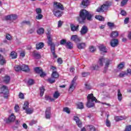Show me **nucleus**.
<instances>
[{"label":"nucleus","instance_id":"1","mask_svg":"<svg viewBox=\"0 0 131 131\" xmlns=\"http://www.w3.org/2000/svg\"><path fill=\"white\" fill-rule=\"evenodd\" d=\"M93 16H94V15L91 12L85 9H82L80 11L78 21L80 23H83L84 20L86 19L88 20V21H92Z\"/></svg>","mask_w":131,"mask_h":131},{"label":"nucleus","instance_id":"2","mask_svg":"<svg viewBox=\"0 0 131 131\" xmlns=\"http://www.w3.org/2000/svg\"><path fill=\"white\" fill-rule=\"evenodd\" d=\"M47 38L48 40L47 43L48 46H51V51L52 55L54 58H57L58 56H57V54L55 52V44L53 41H52V35H51V33H50V32H48L47 33Z\"/></svg>","mask_w":131,"mask_h":131},{"label":"nucleus","instance_id":"3","mask_svg":"<svg viewBox=\"0 0 131 131\" xmlns=\"http://www.w3.org/2000/svg\"><path fill=\"white\" fill-rule=\"evenodd\" d=\"M87 103H86V107L88 108H92V107H94L95 106V103H98L99 101L96 99V98L94 96V94H89L87 96Z\"/></svg>","mask_w":131,"mask_h":131},{"label":"nucleus","instance_id":"4","mask_svg":"<svg viewBox=\"0 0 131 131\" xmlns=\"http://www.w3.org/2000/svg\"><path fill=\"white\" fill-rule=\"evenodd\" d=\"M112 3L109 1H107L103 5H101L100 7H99L97 10L96 11L98 13H100L101 12H104L106 10H108L109 7L112 6Z\"/></svg>","mask_w":131,"mask_h":131},{"label":"nucleus","instance_id":"5","mask_svg":"<svg viewBox=\"0 0 131 131\" xmlns=\"http://www.w3.org/2000/svg\"><path fill=\"white\" fill-rule=\"evenodd\" d=\"M53 10L64 11V6L61 3L58 2H54L53 5Z\"/></svg>","mask_w":131,"mask_h":131},{"label":"nucleus","instance_id":"6","mask_svg":"<svg viewBox=\"0 0 131 131\" xmlns=\"http://www.w3.org/2000/svg\"><path fill=\"white\" fill-rule=\"evenodd\" d=\"M77 79V77H75L74 78L72 81V82L70 85L69 92V93H72L73 91L75 89V86H74V83H75V81Z\"/></svg>","mask_w":131,"mask_h":131},{"label":"nucleus","instance_id":"7","mask_svg":"<svg viewBox=\"0 0 131 131\" xmlns=\"http://www.w3.org/2000/svg\"><path fill=\"white\" fill-rule=\"evenodd\" d=\"M119 41L117 39H112L110 41V45L112 48H115L118 46Z\"/></svg>","mask_w":131,"mask_h":131},{"label":"nucleus","instance_id":"8","mask_svg":"<svg viewBox=\"0 0 131 131\" xmlns=\"http://www.w3.org/2000/svg\"><path fill=\"white\" fill-rule=\"evenodd\" d=\"M89 32V28L86 26H83L80 31L81 35H84Z\"/></svg>","mask_w":131,"mask_h":131},{"label":"nucleus","instance_id":"9","mask_svg":"<svg viewBox=\"0 0 131 131\" xmlns=\"http://www.w3.org/2000/svg\"><path fill=\"white\" fill-rule=\"evenodd\" d=\"M74 120L76 122L77 125H78V127H82V123H81V121L79 119V118L76 116H74Z\"/></svg>","mask_w":131,"mask_h":131},{"label":"nucleus","instance_id":"10","mask_svg":"<svg viewBox=\"0 0 131 131\" xmlns=\"http://www.w3.org/2000/svg\"><path fill=\"white\" fill-rule=\"evenodd\" d=\"M1 92L0 94H4V95H8L9 94V90L8 87L6 85H3L1 88Z\"/></svg>","mask_w":131,"mask_h":131},{"label":"nucleus","instance_id":"11","mask_svg":"<svg viewBox=\"0 0 131 131\" xmlns=\"http://www.w3.org/2000/svg\"><path fill=\"white\" fill-rule=\"evenodd\" d=\"M90 5V0H82L81 3V8L85 9Z\"/></svg>","mask_w":131,"mask_h":131},{"label":"nucleus","instance_id":"12","mask_svg":"<svg viewBox=\"0 0 131 131\" xmlns=\"http://www.w3.org/2000/svg\"><path fill=\"white\" fill-rule=\"evenodd\" d=\"M53 13L55 17H62V15H63V11H61L60 10H53Z\"/></svg>","mask_w":131,"mask_h":131},{"label":"nucleus","instance_id":"13","mask_svg":"<svg viewBox=\"0 0 131 131\" xmlns=\"http://www.w3.org/2000/svg\"><path fill=\"white\" fill-rule=\"evenodd\" d=\"M45 114L46 119H50L51 118V107L47 108Z\"/></svg>","mask_w":131,"mask_h":131},{"label":"nucleus","instance_id":"14","mask_svg":"<svg viewBox=\"0 0 131 131\" xmlns=\"http://www.w3.org/2000/svg\"><path fill=\"white\" fill-rule=\"evenodd\" d=\"M71 39H72V40H73V41H75V42H79L81 40L80 39V38L78 37V36H77V35H72Z\"/></svg>","mask_w":131,"mask_h":131},{"label":"nucleus","instance_id":"15","mask_svg":"<svg viewBox=\"0 0 131 131\" xmlns=\"http://www.w3.org/2000/svg\"><path fill=\"white\" fill-rule=\"evenodd\" d=\"M86 47V44L84 42H81L77 44V48H78L79 50H83V49H85Z\"/></svg>","mask_w":131,"mask_h":131},{"label":"nucleus","instance_id":"16","mask_svg":"<svg viewBox=\"0 0 131 131\" xmlns=\"http://www.w3.org/2000/svg\"><path fill=\"white\" fill-rule=\"evenodd\" d=\"M29 68L28 67V66L26 64H23L21 66V71H25V72H29L30 71Z\"/></svg>","mask_w":131,"mask_h":131},{"label":"nucleus","instance_id":"17","mask_svg":"<svg viewBox=\"0 0 131 131\" xmlns=\"http://www.w3.org/2000/svg\"><path fill=\"white\" fill-rule=\"evenodd\" d=\"M71 30L72 31H77L79 28V25H77V26H74L73 24L70 25Z\"/></svg>","mask_w":131,"mask_h":131},{"label":"nucleus","instance_id":"18","mask_svg":"<svg viewBox=\"0 0 131 131\" xmlns=\"http://www.w3.org/2000/svg\"><path fill=\"white\" fill-rule=\"evenodd\" d=\"M15 119H16V116L14 115V114H11V115L8 118V121L9 122H13L15 121Z\"/></svg>","mask_w":131,"mask_h":131},{"label":"nucleus","instance_id":"19","mask_svg":"<svg viewBox=\"0 0 131 131\" xmlns=\"http://www.w3.org/2000/svg\"><path fill=\"white\" fill-rule=\"evenodd\" d=\"M127 118L125 116H117L115 118L116 121H120V120H124Z\"/></svg>","mask_w":131,"mask_h":131},{"label":"nucleus","instance_id":"20","mask_svg":"<svg viewBox=\"0 0 131 131\" xmlns=\"http://www.w3.org/2000/svg\"><path fill=\"white\" fill-rule=\"evenodd\" d=\"M43 47H45V44L41 42L36 45V50H40Z\"/></svg>","mask_w":131,"mask_h":131},{"label":"nucleus","instance_id":"21","mask_svg":"<svg viewBox=\"0 0 131 131\" xmlns=\"http://www.w3.org/2000/svg\"><path fill=\"white\" fill-rule=\"evenodd\" d=\"M66 47L67 49H69L70 50H72V49H73V44L71 42L68 41L66 44Z\"/></svg>","mask_w":131,"mask_h":131},{"label":"nucleus","instance_id":"22","mask_svg":"<svg viewBox=\"0 0 131 131\" xmlns=\"http://www.w3.org/2000/svg\"><path fill=\"white\" fill-rule=\"evenodd\" d=\"M118 100L119 101V102H121V100H122V94H121V92H120V90H118Z\"/></svg>","mask_w":131,"mask_h":131},{"label":"nucleus","instance_id":"23","mask_svg":"<svg viewBox=\"0 0 131 131\" xmlns=\"http://www.w3.org/2000/svg\"><path fill=\"white\" fill-rule=\"evenodd\" d=\"M51 77H52V78H58V77H59V74H58L57 71H53L52 72Z\"/></svg>","mask_w":131,"mask_h":131},{"label":"nucleus","instance_id":"24","mask_svg":"<svg viewBox=\"0 0 131 131\" xmlns=\"http://www.w3.org/2000/svg\"><path fill=\"white\" fill-rule=\"evenodd\" d=\"M15 71L17 72L21 71L22 70V66L20 65H15L14 67Z\"/></svg>","mask_w":131,"mask_h":131},{"label":"nucleus","instance_id":"25","mask_svg":"<svg viewBox=\"0 0 131 131\" xmlns=\"http://www.w3.org/2000/svg\"><path fill=\"white\" fill-rule=\"evenodd\" d=\"M17 56V53H16L15 52L12 51L11 52L10 57L11 59H16Z\"/></svg>","mask_w":131,"mask_h":131},{"label":"nucleus","instance_id":"26","mask_svg":"<svg viewBox=\"0 0 131 131\" xmlns=\"http://www.w3.org/2000/svg\"><path fill=\"white\" fill-rule=\"evenodd\" d=\"M10 76H5L3 78V80L4 82H5V83H9V82H10Z\"/></svg>","mask_w":131,"mask_h":131},{"label":"nucleus","instance_id":"27","mask_svg":"<svg viewBox=\"0 0 131 131\" xmlns=\"http://www.w3.org/2000/svg\"><path fill=\"white\" fill-rule=\"evenodd\" d=\"M95 17L99 21H105V18L102 15H96Z\"/></svg>","mask_w":131,"mask_h":131},{"label":"nucleus","instance_id":"28","mask_svg":"<svg viewBox=\"0 0 131 131\" xmlns=\"http://www.w3.org/2000/svg\"><path fill=\"white\" fill-rule=\"evenodd\" d=\"M118 36V32L117 31H113L111 34V37L115 38V37H117Z\"/></svg>","mask_w":131,"mask_h":131},{"label":"nucleus","instance_id":"29","mask_svg":"<svg viewBox=\"0 0 131 131\" xmlns=\"http://www.w3.org/2000/svg\"><path fill=\"white\" fill-rule=\"evenodd\" d=\"M100 51L101 52H103V53H107V51H106V47L104 46V45H100L99 47Z\"/></svg>","mask_w":131,"mask_h":131},{"label":"nucleus","instance_id":"30","mask_svg":"<svg viewBox=\"0 0 131 131\" xmlns=\"http://www.w3.org/2000/svg\"><path fill=\"white\" fill-rule=\"evenodd\" d=\"M110 62H111V60H110V59H108L107 58H105V60H104V63H105V68H108L109 65H110Z\"/></svg>","mask_w":131,"mask_h":131},{"label":"nucleus","instance_id":"31","mask_svg":"<svg viewBox=\"0 0 131 131\" xmlns=\"http://www.w3.org/2000/svg\"><path fill=\"white\" fill-rule=\"evenodd\" d=\"M104 63H105V58H101L99 59V60L98 61V64H99V66H103L104 65Z\"/></svg>","mask_w":131,"mask_h":131},{"label":"nucleus","instance_id":"32","mask_svg":"<svg viewBox=\"0 0 131 131\" xmlns=\"http://www.w3.org/2000/svg\"><path fill=\"white\" fill-rule=\"evenodd\" d=\"M6 64V60L3 59V56L0 54V65H4Z\"/></svg>","mask_w":131,"mask_h":131},{"label":"nucleus","instance_id":"33","mask_svg":"<svg viewBox=\"0 0 131 131\" xmlns=\"http://www.w3.org/2000/svg\"><path fill=\"white\" fill-rule=\"evenodd\" d=\"M34 69L36 73L40 74L41 72H42V70L40 69V68L39 67H36Z\"/></svg>","mask_w":131,"mask_h":131},{"label":"nucleus","instance_id":"34","mask_svg":"<svg viewBox=\"0 0 131 131\" xmlns=\"http://www.w3.org/2000/svg\"><path fill=\"white\" fill-rule=\"evenodd\" d=\"M99 66L93 64L90 67V70H98Z\"/></svg>","mask_w":131,"mask_h":131},{"label":"nucleus","instance_id":"35","mask_svg":"<svg viewBox=\"0 0 131 131\" xmlns=\"http://www.w3.org/2000/svg\"><path fill=\"white\" fill-rule=\"evenodd\" d=\"M43 94H45V87L41 86L40 88V97H42V96H43Z\"/></svg>","mask_w":131,"mask_h":131},{"label":"nucleus","instance_id":"36","mask_svg":"<svg viewBox=\"0 0 131 131\" xmlns=\"http://www.w3.org/2000/svg\"><path fill=\"white\" fill-rule=\"evenodd\" d=\"M29 106V104L28 103V102L27 101L25 102L23 107L24 110H28Z\"/></svg>","mask_w":131,"mask_h":131},{"label":"nucleus","instance_id":"37","mask_svg":"<svg viewBox=\"0 0 131 131\" xmlns=\"http://www.w3.org/2000/svg\"><path fill=\"white\" fill-rule=\"evenodd\" d=\"M77 107L78 109H83V103L82 102H78L77 103Z\"/></svg>","mask_w":131,"mask_h":131},{"label":"nucleus","instance_id":"38","mask_svg":"<svg viewBox=\"0 0 131 131\" xmlns=\"http://www.w3.org/2000/svg\"><path fill=\"white\" fill-rule=\"evenodd\" d=\"M45 32V29L42 28H40L39 29L37 30V33L38 34H43V33Z\"/></svg>","mask_w":131,"mask_h":131},{"label":"nucleus","instance_id":"39","mask_svg":"<svg viewBox=\"0 0 131 131\" xmlns=\"http://www.w3.org/2000/svg\"><path fill=\"white\" fill-rule=\"evenodd\" d=\"M59 97H60V93H59V92L56 91L53 94V98H55V99H58Z\"/></svg>","mask_w":131,"mask_h":131},{"label":"nucleus","instance_id":"40","mask_svg":"<svg viewBox=\"0 0 131 131\" xmlns=\"http://www.w3.org/2000/svg\"><path fill=\"white\" fill-rule=\"evenodd\" d=\"M26 113H27V114H32V113H33V109L28 108L26 110Z\"/></svg>","mask_w":131,"mask_h":131},{"label":"nucleus","instance_id":"41","mask_svg":"<svg viewBox=\"0 0 131 131\" xmlns=\"http://www.w3.org/2000/svg\"><path fill=\"white\" fill-rule=\"evenodd\" d=\"M127 2H128V0H122L120 4L121 7H124L127 4Z\"/></svg>","mask_w":131,"mask_h":131},{"label":"nucleus","instance_id":"42","mask_svg":"<svg viewBox=\"0 0 131 131\" xmlns=\"http://www.w3.org/2000/svg\"><path fill=\"white\" fill-rule=\"evenodd\" d=\"M124 67V62H122L118 66V69H122Z\"/></svg>","mask_w":131,"mask_h":131},{"label":"nucleus","instance_id":"43","mask_svg":"<svg viewBox=\"0 0 131 131\" xmlns=\"http://www.w3.org/2000/svg\"><path fill=\"white\" fill-rule=\"evenodd\" d=\"M45 100H46V101H50V102H53V101H55V99H54L53 98H51V97L50 96H45Z\"/></svg>","mask_w":131,"mask_h":131},{"label":"nucleus","instance_id":"44","mask_svg":"<svg viewBox=\"0 0 131 131\" xmlns=\"http://www.w3.org/2000/svg\"><path fill=\"white\" fill-rule=\"evenodd\" d=\"M88 127H89L90 130L96 131V128L94 125H88Z\"/></svg>","mask_w":131,"mask_h":131},{"label":"nucleus","instance_id":"45","mask_svg":"<svg viewBox=\"0 0 131 131\" xmlns=\"http://www.w3.org/2000/svg\"><path fill=\"white\" fill-rule=\"evenodd\" d=\"M28 84L29 85H32L33 84H34V80L32 79H30L28 81Z\"/></svg>","mask_w":131,"mask_h":131},{"label":"nucleus","instance_id":"46","mask_svg":"<svg viewBox=\"0 0 131 131\" xmlns=\"http://www.w3.org/2000/svg\"><path fill=\"white\" fill-rule=\"evenodd\" d=\"M43 17V16L41 13L38 14V15L36 16V19H37V20H40L42 19Z\"/></svg>","mask_w":131,"mask_h":131},{"label":"nucleus","instance_id":"47","mask_svg":"<svg viewBox=\"0 0 131 131\" xmlns=\"http://www.w3.org/2000/svg\"><path fill=\"white\" fill-rule=\"evenodd\" d=\"M60 43L61 45H66L67 43V41L66 40V39H62L60 40Z\"/></svg>","mask_w":131,"mask_h":131},{"label":"nucleus","instance_id":"48","mask_svg":"<svg viewBox=\"0 0 131 131\" xmlns=\"http://www.w3.org/2000/svg\"><path fill=\"white\" fill-rule=\"evenodd\" d=\"M23 24H26L28 26H31V23L30 21H23Z\"/></svg>","mask_w":131,"mask_h":131},{"label":"nucleus","instance_id":"49","mask_svg":"<svg viewBox=\"0 0 131 131\" xmlns=\"http://www.w3.org/2000/svg\"><path fill=\"white\" fill-rule=\"evenodd\" d=\"M89 49L90 52H91V53H94V52H95V51H96V48H95V47L94 46H90L89 47Z\"/></svg>","mask_w":131,"mask_h":131},{"label":"nucleus","instance_id":"50","mask_svg":"<svg viewBox=\"0 0 131 131\" xmlns=\"http://www.w3.org/2000/svg\"><path fill=\"white\" fill-rule=\"evenodd\" d=\"M124 131H131V125L126 126Z\"/></svg>","mask_w":131,"mask_h":131},{"label":"nucleus","instance_id":"51","mask_svg":"<svg viewBox=\"0 0 131 131\" xmlns=\"http://www.w3.org/2000/svg\"><path fill=\"white\" fill-rule=\"evenodd\" d=\"M18 18V16L16 14H12L11 15V20H16Z\"/></svg>","mask_w":131,"mask_h":131},{"label":"nucleus","instance_id":"52","mask_svg":"<svg viewBox=\"0 0 131 131\" xmlns=\"http://www.w3.org/2000/svg\"><path fill=\"white\" fill-rule=\"evenodd\" d=\"M64 112H66L68 114L70 113V110H69V108L66 107L63 108Z\"/></svg>","mask_w":131,"mask_h":131},{"label":"nucleus","instance_id":"53","mask_svg":"<svg viewBox=\"0 0 131 131\" xmlns=\"http://www.w3.org/2000/svg\"><path fill=\"white\" fill-rule=\"evenodd\" d=\"M34 56L36 58V59H40V55L38 53H35L34 54Z\"/></svg>","mask_w":131,"mask_h":131},{"label":"nucleus","instance_id":"54","mask_svg":"<svg viewBox=\"0 0 131 131\" xmlns=\"http://www.w3.org/2000/svg\"><path fill=\"white\" fill-rule=\"evenodd\" d=\"M90 75V73L86 72H83L82 73V77H86V76Z\"/></svg>","mask_w":131,"mask_h":131},{"label":"nucleus","instance_id":"55","mask_svg":"<svg viewBox=\"0 0 131 131\" xmlns=\"http://www.w3.org/2000/svg\"><path fill=\"white\" fill-rule=\"evenodd\" d=\"M48 80L50 83H54L55 81V79H52V78H49Z\"/></svg>","mask_w":131,"mask_h":131},{"label":"nucleus","instance_id":"56","mask_svg":"<svg viewBox=\"0 0 131 131\" xmlns=\"http://www.w3.org/2000/svg\"><path fill=\"white\" fill-rule=\"evenodd\" d=\"M106 126H111V123H110V121L108 119H106V121L105 122Z\"/></svg>","mask_w":131,"mask_h":131},{"label":"nucleus","instance_id":"57","mask_svg":"<svg viewBox=\"0 0 131 131\" xmlns=\"http://www.w3.org/2000/svg\"><path fill=\"white\" fill-rule=\"evenodd\" d=\"M19 105L16 104L14 106V110H15V112H18V111H19Z\"/></svg>","mask_w":131,"mask_h":131},{"label":"nucleus","instance_id":"58","mask_svg":"<svg viewBox=\"0 0 131 131\" xmlns=\"http://www.w3.org/2000/svg\"><path fill=\"white\" fill-rule=\"evenodd\" d=\"M36 12L37 14L41 13V9L40 8L36 9Z\"/></svg>","mask_w":131,"mask_h":131},{"label":"nucleus","instance_id":"59","mask_svg":"<svg viewBox=\"0 0 131 131\" xmlns=\"http://www.w3.org/2000/svg\"><path fill=\"white\" fill-rule=\"evenodd\" d=\"M57 62L58 63V64L61 65V64H62V63H63V60H62V58H58Z\"/></svg>","mask_w":131,"mask_h":131},{"label":"nucleus","instance_id":"60","mask_svg":"<svg viewBox=\"0 0 131 131\" xmlns=\"http://www.w3.org/2000/svg\"><path fill=\"white\" fill-rule=\"evenodd\" d=\"M125 75H126V73L122 72V73H120L119 77H124V76H125Z\"/></svg>","mask_w":131,"mask_h":131},{"label":"nucleus","instance_id":"61","mask_svg":"<svg viewBox=\"0 0 131 131\" xmlns=\"http://www.w3.org/2000/svg\"><path fill=\"white\" fill-rule=\"evenodd\" d=\"M121 15L122 16H126V12H125V11H124V10H121Z\"/></svg>","mask_w":131,"mask_h":131},{"label":"nucleus","instance_id":"62","mask_svg":"<svg viewBox=\"0 0 131 131\" xmlns=\"http://www.w3.org/2000/svg\"><path fill=\"white\" fill-rule=\"evenodd\" d=\"M18 96L20 99H24V94L22 93H19Z\"/></svg>","mask_w":131,"mask_h":131},{"label":"nucleus","instance_id":"63","mask_svg":"<svg viewBox=\"0 0 131 131\" xmlns=\"http://www.w3.org/2000/svg\"><path fill=\"white\" fill-rule=\"evenodd\" d=\"M34 28H32V29H30L29 31H28V33L30 34H31L32 33H33V32H34Z\"/></svg>","mask_w":131,"mask_h":131},{"label":"nucleus","instance_id":"64","mask_svg":"<svg viewBox=\"0 0 131 131\" xmlns=\"http://www.w3.org/2000/svg\"><path fill=\"white\" fill-rule=\"evenodd\" d=\"M107 25L109 27H114V24L112 23L108 22Z\"/></svg>","mask_w":131,"mask_h":131}]
</instances>
